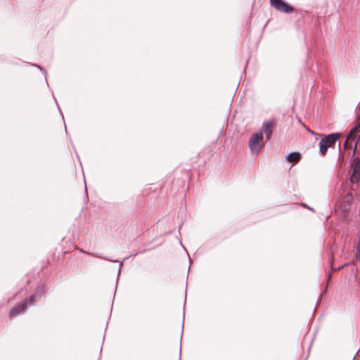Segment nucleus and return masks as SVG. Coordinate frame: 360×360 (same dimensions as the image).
Here are the masks:
<instances>
[{
	"mask_svg": "<svg viewBox=\"0 0 360 360\" xmlns=\"http://www.w3.org/2000/svg\"><path fill=\"white\" fill-rule=\"evenodd\" d=\"M341 136L339 132L331 133L324 136L319 143V153L321 156H325L329 148H335L337 141Z\"/></svg>",
	"mask_w": 360,
	"mask_h": 360,
	"instance_id": "1",
	"label": "nucleus"
},
{
	"mask_svg": "<svg viewBox=\"0 0 360 360\" xmlns=\"http://www.w3.org/2000/svg\"><path fill=\"white\" fill-rule=\"evenodd\" d=\"M248 146L252 154L258 155L264 146V136L262 132L253 133L250 137Z\"/></svg>",
	"mask_w": 360,
	"mask_h": 360,
	"instance_id": "2",
	"label": "nucleus"
},
{
	"mask_svg": "<svg viewBox=\"0 0 360 360\" xmlns=\"http://www.w3.org/2000/svg\"><path fill=\"white\" fill-rule=\"evenodd\" d=\"M350 162L352 172L349 181L352 184H358L360 181V158L355 157V155L352 157V154H351Z\"/></svg>",
	"mask_w": 360,
	"mask_h": 360,
	"instance_id": "3",
	"label": "nucleus"
},
{
	"mask_svg": "<svg viewBox=\"0 0 360 360\" xmlns=\"http://www.w3.org/2000/svg\"><path fill=\"white\" fill-rule=\"evenodd\" d=\"M276 125L277 122L274 119L264 120L262 122L261 129L257 132H262V135L265 134L266 139L267 141H269L272 137L274 130L276 128Z\"/></svg>",
	"mask_w": 360,
	"mask_h": 360,
	"instance_id": "4",
	"label": "nucleus"
},
{
	"mask_svg": "<svg viewBox=\"0 0 360 360\" xmlns=\"http://www.w3.org/2000/svg\"><path fill=\"white\" fill-rule=\"evenodd\" d=\"M270 4L277 11L286 14L292 13L295 11L294 7L285 0H270Z\"/></svg>",
	"mask_w": 360,
	"mask_h": 360,
	"instance_id": "5",
	"label": "nucleus"
},
{
	"mask_svg": "<svg viewBox=\"0 0 360 360\" xmlns=\"http://www.w3.org/2000/svg\"><path fill=\"white\" fill-rule=\"evenodd\" d=\"M27 307V300H24L22 302L14 306L8 313L10 319H14L15 316H19L23 313Z\"/></svg>",
	"mask_w": 360,
	"mask_h": 360,
	"instance_id": "6",
	"label": "nucleus"
},
{
	"mask_svg": "<svg viewBox=\"0 0 360 360\" xmlns=\"http://www.w3.org/2000/svg\"><path fill=\"white\" fill-rule=\"evenodd\" d=\"M285 160L288 162H294L295 163L299 162L302 158V155L299 152H291L285 156Z\"/></svg>",
	"mask_w": 360,
	"mask_h": 360,
	"instance_id": "7",
	"label": "nucleus"
},
{
	"mask_svg": "<svg viewBox=\"0 0 360 360\" xmlns=\"http://www.w3.org/2000/svg\"><path fill=\"white\" fill-rule=\"evenodd\" d=\"M354 143L352 148V157L355 155V153L357 151L358 145L360 144V131H357L353 138Z\"/></svg>",
	"mask_w": 360,
	"mask_h": 360,
	"instance_id": "8",
	"label": "nucleus"
},
{
	"mask_svg": "<svg viewBox=\"0 0 360 360\" xmlns=\"http://www.w3.org/2000/svg\"><path fill=\"white\" fill-rule=\"evenodd\" d=\"M354 136V134L353 132H352V131L350 130L346 135V139H345V143L343 144V147L344 148H347V146H348V141L349 140H352L353 139Z\"/></svg>",
	"mask_w": 360,
	"mask_h": 360,
	"instance_id": "9",
	"label": "nucleus"
},
{
	"mask_svg": "<svg viewBox=\"0 0 360 360\" xmlns=\"http://www.w3.org/2000/svg\"><path fill=\"white\" fill-rule=\"evenodd\" d=\"M338 151H339L338 162L340 164H342L343 162L344 153L342 152L341 147H340V143H338Z\"/></svg>",
	"mask_w": 360,
	"mask_h": 360,
	"instance_id": "10",
	"label": "nucleus"
},
{
	"mask_svg": "<svg viewBox=\"0 0 360 360\" xmlns=\"http://www.w3.org/2000/svg\"><path fill=\"white\" fill-rule=\"evenodd\" d=\"M124 260L123 261H120L119 259H114V263L115 262H119L120 263V266H119V269H118V272H117V280L119 279V277L121 274V271H122V266L123 265V262H124Z\"/></svg>",
	"mask_w": 360,
	"mask_h": 360,
	"instance_id": "11",
	"label": "nucleus"
},
{
	"mask_svg": "<svg viewBox=\"0 0 360 360\" xmlns=\"http://www.w3.org/2000/svg\"><path fill=\"white\" fill-rule=\"evenodd\" d=\"M35 299H36V295L33 294L29 298H27L25 300H27V304H31L34 303V302L35 301Z\"/></svg>",
	"mask_w": 360,
	"mask_h": 360,
	"instance_id": "12",
	"label": "nucleus"
},
{
	"mask_svg": "<svg viewBox=\"0 0 360 360\" xmlns=\"http://www.w3.org/2000/svg\"><path fill=\"white\" fill-rule=\"evenodd\" d=\"M350 130L352 131V132L356 134L357 131H360V128L355 124Z\"/></svg>",
	"mask_w": 360,
	"mask_h": 360,
	"instance_id": "13",
	"label": "nucleus"
},
{
	"mask_svg": "<svg viewBox=\"0 0 360 360\" xmlns=\"http://www.w3.org/2000/svg\"><path fill=\"white\" fill-rule=\"evenodd\" d=\"M355 257L356 260L360 261V248H356Z\"/></svg>",
	"mask_w": 360,
	"mask_h": 360,
	"instance_id": "14",
	"label": "nucleus"
},
{
	"mask_svg": "<svg viewBox=\"0 0 360 360\" xmlns=\"http://www.w3.org/2000/svg\"><path fill=\"white\" fill-rule=\"evenodd\" d=\"M301 205H302V207H304L307 208V209H308V210H312V211H314V209H313L312 207H311L308 206V205H307L306 203H304V202H302V203H301Z\"/></svg>",
	"mask_w": 360,
	"mask_h": 360,
	"instance_id": "15",
	"label": "nucleus"
},
{
	"mask_svg": "<svg viewBox=\"0 0 360 360\" xmlns=\"http://www.w3.org/2000/svg\"><path fill=\"white\" fill-rule=\"evenodd\" d=\"M347 195L349 198L348 201H352L353 200V195H352V193H349Z\"/></svg>",
	"mask_w": 360,
	"mask_h": 360,
	"instance_id": "16",
	"label": "nucleus"
},
{
	"mask_svg": "<svg viewBox=\"0 0 360 360\" xmlns=\"http://www.w3.org/2000/svg\"><path fill=\"white\" fill-rule=\"evenodd\" d=\"M356 248H360V235L358 236V242L356 243Z\"/></svg>",
	"mask_w": 360,
	"mask_h": 360,
	"instance_id": "17",
	"label": "nucleus"
},
{
	"mask_svg": "<svg viewBox=\"0 0 360 360\" xmlns=\"http://www.w3.org/2000/svg\"><path fill=\"white\" fill-rule=\"evenodd\" d=\"M188 259H189V266H188V271H189L190 269H191V266L193 264V260L191 259L189 255H188Z\"/></svg>",
	"mask_w": 360,
	"mask_h": 360,
	"instance_id": "18",
	"label": "nucleus"
},
{
	"mask_svg": "<svg viewBox=\"0 0 360 360\" xmlns=\"http://www.w3.org/2000/svg\"><path fill=\"white\" fill-rule=\"evenodd\" d=\"M307 130H308V131H309L311 134L321 136L320 134L315 133L314 131H311V129H307Z\"/></svg>",
	"mask_w": 360,
	"mask_h": 360,
	"instance_id": "19",
	"label": "nucleus"
},
{
	"mask_svg": "<svg viewBox=\"0 0 360 360\" xmlns=\"http://www.w3.org/2000/svg\"><path fill=\"white\" fill-rule=\"evenodd\" d=\"M359 351H360V348L359 349V350H358V351L356 352V353L355 354V355H354V358H353V360H356V356H357V354H358V353H359Z\"/></svg>",
	"mask_w": 360,
	"mask_h": 360,
	"instance_id": "20",
	"label": "nucleus"
},
{
	"mask_svg": "<svg viewBox=\"0 0 360 360\" xmlns=\"http://www.w3.org/2000/svg\"><path fill=\"white\" fill-rule=\"evenodd\" d=\"M181 344L180 345V349H179V360H181Z\"/></svg>",
	"mask_w": 360,
	"mask_h": 360,
	"instance_id": "21",
	"label": "nucleus"
},
{
	"mask_svg": "<svg viewBox=\"0 0 360 360\" xmlns=\"http://www.w3.org/2000/svg\"><path fill=\"white\" fill-rule=\"evenodd\" d=\"M183 330H184V324L182 325V328H181V335L183 334ZM182 338V335L181 336V339Z\"/></svg>",
	"mask_w": 360,
	"mask_h": 360,
	"instance_id": "22",
	"label": "nucleus"
},
{
	"mask_svg": "<svg viewBox=\"0 0 360 360\" xmlns=\"http://www.w3.org/2000/svg\"><path fill=\"white\" fill-rule=\"evenodd\" d=\"M356 124L358 127H359V128H360V121H359V122H357L356 123Z\"/></svg>",
	"mask_w": 360,
	"mask_h": 360,
	"instance_id": "23",
	"label": "nucleus"
},
{
	"mask_svg": "<svg viewBox=\"0 0 360 360\" xmlns=\"http://www.w3.org/2000/svg\"><path fill=\"white\" fill-rule=\"evenodd\" d=\"M137 254H138L137 252H134V254L131 255V256L134 257V256L137 255Z\"/></svg>",
	"mask_w": 360,
	"mask_h": 360,
	"instance_id": "24",
	"label": "nucleus"
},
{
	"mask_svg": "<svg viewBox=\"0 0 360 360\" xmlns=\"http://www.w3.org/2000/svg\"><path fill=\"white\" fill-rule=\"evenodd\" d=\"M115 294H116V289L114 290V294H113L114 297H115Z\"/></svg>",
	"mask_w": 360,
	"mask_h": 360,
	"instance_id": "25",
	"label": "nucleus"
},
{
	"mask_svg": "<svg viewBox=\"0 0 360 360\" xmlns=\"http://www.w3.org/2000/svg\"><path fill=\"white\" fill-rule=\"evenodd\" d=\"M310 349H311V345L309 347L308 354L309 353Z\"/></svg>",
	"mask_w": 360,
	"mask_h": 360,
	"instance_id": "26",
	"label": "nucleus"
},
{
	"mask_svg": "<svg viewBox=\"0 0 360 360\" xmlns=\"http://www.w3.org/2000/svg\"><path fill=\"white\" fill-rule=\"evenodd\" d=\"M184 317H185V315H184V312L183 313V320H184Z\"/></svg>",
	"mask_w": 360,
	"mask_h": 360,
	"instance_id": "27",
	"label": "nucleus"
},
{
	"mask_svg": "<svg viewBox=\"0 0 360 360\" xmlns=\"http://www.w3.org/2000/svg\"><path fill=\"white\" fill-rule=\"evenodd\" d=\"M307 357H308V356L304 360H307Z\"/></svg>",
	"mask_w": 360,
	"mask_h": 360,
	"instance_id": "28",
	"label": "nucleus"
}]
</instances>
